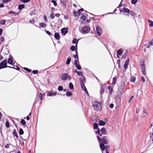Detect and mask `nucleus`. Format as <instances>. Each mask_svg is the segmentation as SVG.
Masks as SVG:
<instances>
[{"mask_svg": "<svg viewBox=\"0 0 153 153\" xmlns=\"http://www.w3.org/2000/svg\"><path fill=\"white\" fill-rule=\"evenodd\" d=\"M92 105L94 109L97 111H100L102 109L100 103L97 101H95L92 102Z\"/></svg>", "mask_w": 153, "mask_h": 153, "instance_id": "nucleus-1", "label": "nucleus"}, {"mask_svg": "<svg viewBox=\"0 0 153 153\" xmlns=\"http://www.w3.org/2000/svg\"><path fill=\"white\" fill-rule=\"evenodd\" d=\"M98 141L100 143H103L104 145H107L108 144V141L107 140V137H102V138H100L98 136H97Z\"/></svg>", "mask_w": 153, "mask_h": 153, "instance_id": "nucleus-2", "label": "nucleus"}, {"mask_svg": "<svg viewBox=\"0 0 153 153\" xmlns=\"http://www.w3.org/2000/svg\"><path fill=\"white\" fill-rule=\"evenodd\" d=\"M100 147L102 151V153H104V152L105 151V150L106 152H108V149L110 148V147L109 146H105L103 143H100Z\"/></svg>", "mask_w": 153, "mask_h": 153, "instance_id": "nucleus-3", "label": "nucleus"}, {"mask_svg": "<svg viewBox=\"0 0 153 153\" xmlns=\"http://www.w3.org/2000/svg\"><path fill=\"white\" fill-rule=\"evenodd\" d=\"M61 79L62 80H65L68 78V79L70 80L71 79V76H68V75L66 73L62 74L60 76Z\"/></svg>", "mask_w": 153, "mask_h": 153, "instance_id": "nucleus-4", "label": "nucleus"}, {"mask_svg": "<svg viewBox=\"0 0 153 153\" xmlns=\"http://www.w3.org/2000/svg\"><path fill=\"white\" fill-rule=\"evenodd\" d=\"M7 60H4L0 63V69L7 67Z\"/></svg>", "mask_w": 153, "mask_h": 153, "instance_id": "nucleus-5", "label": "nucleus"}, {"mask_svg": "<svg viewBox=\"0 0 153 153\" xmlns=\"http://www.w3.org/2000/svg\"><path fill=\"white\" fill-rule=\"evenodd\" d=\"M90 29H79V31L83 34H85L88 33L90 30Z\"/></svg>", "mask_w": 153, "mask_h": 153, "instance_id": "nucleus-6", "label": "nucleus"}, {"mask_svg": "<svg viewBox=\"0 0 153 153\" xmlns=\"http://www.w3.org/2000/svg\"><path fill=\"white\" fill-rule=\"evenodd\" d=\"M56 95V92H52L51 91H48L47 92V95L48 96L52 97L55 96Z\"/></svg>", "mask_w": 153, "mask_h": 153, "instance_id": "nucleus-7", "label": "nucleus"}, {"mask_svg": "<svg viewBox=\"0 0 153 153\" xmlns=\"http://www.w3.org/2000/svg\"><path fill=\"white\" fill-rule=\"evenodd\" d=\"M122 53H123V51H122V49H120L117 51V57L118 58H120L118 56V55H119L120 56L122 54Z\"/></svg>", "mask_w": 153, "mask_h": 153, "instance_id": "nucleus-8", "label": "nucleus"}, {"mask_svg": "<svg viewBox=\"0 0 153 153\" xmlns=\"http://www.w3.org/2000/svg\"><path fill=\"white\" fill-rule=\"evenodd\" d=\"M129 62V59H128L125 62L124 65V69L126 70L127 68V66Z\"/></svg>", "mask_w": 153, "mask_h": 153, "instance_id": "nucleus-9", "label": "nucleus"}, {"mask_svg": "<svg viewBox=\"0 0 153 153\" xmlns=\"http://www.w3.org/2000/svg\"><path fill=\"white\" fill-rule=\"evenodd\" d=\"M80 84L82 89L85 91V92H87L88 94L87 91L84 85V84L83 83V84L82 85V83H80Z\"/></svg>", "mask_w": 153, "mask_h": 153, "instance_id": "nucleus-10", "label": "nucleus"}, {"mask_svg": "<svg viewBox=\"0 0 153 153\" xmlns=\"http://www.w3.org/2000/svg\"><path fill=\"white\" fill-rule=\"evenodd\" d=\"M61 32L63 35H65L68 32V29H61Z\"/></svg>", "mask_w": 153, "mask_h": 153, "instance_id": "nucleus-11", "label": "nucleus"}, {"mask_svg": "<svg viewBox=\"0 0 153 153\" xmlns=\"http://www.w3.org/2000/svg\"><path fill=\"white\" fill-rule=\"evenodd\" d=\"M55 38L57 40H59L60 39V36L58 33H56L54 34Z\"/></svg>", "mask_w": 153, "mask_h": 153, "instance_id": "nucleus-12", "label": "nucleus"}, {"mask_svg": "<svg viewBox=\"0 0 153 153\" xmlns=\"http://www.w3.org/2000/svg\"><path fill=\"white\" fill-rule=\"evenodd\" d=\"M80 80L81 81L80 83H82V85L83 84V83L84 84L85 82V80L84 77L82 76L81 77L80 79Z\"/></svg>", "mask_w": 153, "mask_h": 153, "instance_id": "nucleus-13", "label": "nucleus"}, {"mask_svg": "<svg viewBox=\"0 0 153 153\" xmlns=\"http://www.w3.org/2000/svg\"><path fill=\"white\" fill-rule=\"evenodd\" d=\"M95 31L97 32L98 35L100 36L101 35L102 29H96Z\"/></svg>", "mask_w": 153, "mask_h": 153, "instance_id": "nucleus-14", "label": "nucleus"}, {"mask_svg": "<svg viewBox=\"0 0 153 153\" xmlns=\"http://www.w3.org/2000/svg\"><path fill=\"white\" fill-rule=\"evenodd\" d=\"M79 39L77 40V39L75 38H74L72 40V43L73 44H75V43H76V46L77 48V45L78 43V42L79 41Z\"/></svg>", "mask_w": 153, "mask_h": 153, "instance_id": "nucleus-15", "label": "nucleus"}, {"mask_svg": "<svg viewBox=\"0 0 153 153\" xmlns=\"http://www.w3.org/2000/svg\"><path fill=\"white\" fill-rule=\"evenodd\" d=\"M104 88L103 86L102 85H101L100 86V94H102L103 93V91H104Z\"/></svg>", "mask_w": 153, "mask_h": 153, "instance_id": "nucleus-16", "label": "nucleus"}, {"mask_svg": "<svg viewBox=\"0 0 153 153\" xmlns=\"http://www.w3.org/2000/svg\"><path fill=\"white\" fill-rule=\"evenodd\" d=\"M46 26V25L43 22L40 23L39 24L40 27L42 28H45V27Z\"/></svg>", "mask_w": 153, "mask_h": 153, "instance_id": "nucleus-17", "label": "nucleus"}, {"mask_svg": "<svg viewBox=\"0 0 153 153\" xmlns=\"http://www.w3.org/2000/svg\"><path fill=\"white\" fill-rule=\"evenodd\" d=\"M25 5L23 4H21L19 5L18 6V9L20 10H21L22 9L24 8Z\"/></svg>", "mask_w": 153, "mask_h": 153, "instance_id": "nucleus-18", "label": "nucleus"}, {"mask_svg": "<svg viewBox=\"0 0 153 153\" xmlns=\"http://www.w3.org/2000/svg\"><path fill=\"white\" fill-rule=\"evenodd\" d=\"M99 124L100 126H104L105 125V123L102 120H100L99 122Z\"/></svg>", "mask_w": 153, "mask_h": 153, "instance_id": "nucleus-19", "label": "nucleus"}, {"mask_svg": "<svg viewBox=\"0 0 153 153\" xmlns=\"http://www.w3.org/2000/svg\"><path fill=\"white\" fill-rule=\"evenodd\" d=\"M102 133L103 134H106L107 133L106 131L105 128H102L101 130Z\"/></svg>", "mask_w": 153, "mask_h": 153, "instance_id": "nucleus-20", "label": "nucleus"}, {"mask_svg": "<svg viewBox=\"0 0 153 153\" xmlns=\"http://www.w3.org/2000/svg\"><path fill=\"white\" fill-rule=\"evenodd\" d=\"M13 134L17 138H18V136L17 135L16 130V129H14L13 130Z\"/></svg>", "mask_w": 153, "mask_h": 153, "instance_id": "nucleus-21", "label": "nucleus"}, {"mask_svg": "<svg viewBox=\"0 0 153 153\" xmlns=\"http://www.w3.org/2000/svg\"><path fill=\"white\" fill-rule=\"evenodd\" d=\"M108 88L109 90V94H111L113 91L112 89L111 88V86L110 85H109L108 87Z\"/></svg>", "mask_w": 153, "mask_h": 153, "instance_id": "nucleus-22", "label": "nucleus"}, {"mask_svg": "<svg viewBox=\"0 0 153 153\" xmlns=\"http://www.w3.org/2000/svg\"><path fill=\"white\" fill-rule=\"evenodd\" d=\"M150 137L152 138V141H153V128L152 129V132H150L149 133Z\"/></svg>", "mask_w": 153, "mask_h": 153, "instance_id": "nucleus-23", "label": "nucleus"}, {"mask_svg": "<svg viewBox=\"0 0 153 153\" xmlns=\"http://www.w3.org/2000/svg\"><path fill=\"white\" fill-rule=\"evenodd\" d=\"M75 51H76V55H74L73 56V57H74L75 59H77L78 60V53H77V50H76Z\"/></svg>", "mask_w": 153, "mask_h": 153, "instance_id": "nucleus-24", "label": "nucleus"}, {"mask_svg": "<svg viewBox=\"0 0 153 153\" xmlns=\"http://www.w3.org/2000/svg\"><path fill=\"white\" fill-rule=\"evenodd\" d=\"M36 14V10H33L31 11L30 13V16L35 15Z\"/></svg>", "mask_w": 153, "mask_h": 153, "instance_id": "nucleus-25", "label": "nucleus"}, {"mask_svg": "<svg viewBox=\"0 0 153 153\" xmlns=\"http://www.w3.org/2000/svg\"><path fill=\"white\" fill-rule=\"evenodd\" d=\"M71 61V58L70 57H69L67 61H66V64H67V65H68L69 64L70 62Z\"/></svg>", "mask_w": 153, "mask_h": 153, "instance_id": "nucleus-26", "label": "nucleus"}, {"mask_svg": "<svg viewBox=\"0 0 153 153\" xmlns=\"http://www.w3.org/2000/svg\"><path fill=\"white\" fill-rule=\"evenodd\" d=\"M123 11L124 12L127 13H129L130 12V10L128 8H124L123 9Z\"/></svg>", "mask_w": 153, "mask_h": 153, "instance_id": "nucleus-27", "label": "nucleus"}, {"mask_svg": "<svg viewBox=\"0 0 153 153\" xmlns=\"http://www.w3.org/2000/svg\"><path fill=\"white\" fill-rule=\"evenodd\" d=\"M136 78L134 76H132L131 78L130 81L132 82H134L135 81Z\"/></svg>", "mask_w": 153, "mask_h": 153, "instance_id": "nucleus-28", "label": "nucleus"}, {"mask_svg": "<svg viewBox=\"0 0 153 153\" xmlns=\"http://www.w3.org/2000/svg\"><path fill=\"white\" fill-rule=\"evenodd\" d=\"M72 94V93L71 92L67 91L66 92V95L67 97H69Z\"/></svg>", "mask_w": 153, "mask_h": 153, "instance_id": "nucleus-29", "label": "nucleus"}, {"mask_svg": "<svg viewBox=\"0 0 153 153\" xmlns=\"http://www.w3.org/2000/svg\"><path fill=\"white\" fill-rule=\"evenodd\" d=\"M8 63L12 65L13 64V60L11 58H9L8 60Z\"/></svg>", "mask_w": 153, "mask_h": 153, "instance_id": "nucleus-30", "label": "nucleus"}, {"mask_svg": "<svg viewBox=\"0 0 153 153\" xmlns=\"http://www.w3.org/2000/svg\"><path fill=\"white\" fill-rule=\"evenodd\" d=\"M69 87L71 89H74V86L71 82L69 83Z\"/></svg>", "mask_w": 153, "mask_h": 153, "instance_id": "nucleus-31", "label": "nucleus"}, {"mask_svg": "<svg viewBox=\"0 0 153 153\" xmlns=\"http://www.w3.org/2000/svg\"><path fill=\"white\" fill-rule=\"evenodd\" d=\"M149 22V25L150 27H152L153 26V22L152 21L149 19L148 20Z\"/></svg>", "mask_w": 153, "mask_h": 153, "instance_id": "nucleus-32", "label": "nucleus"}, {"mask_svg": "<svg viewBox=\"0 0 153 153\" xmlns=\"http://www.w3.org/2000/svg\"><path fill=\"white\" fill-rule=\"evenodd\" d=\"M74 16H79V14H78V13L77 12L74 11L73 13Z\"/></svg>", "mask_w": 153, "mask_h": 153, "instance_id": "nucleus-33", "label": "nucleus"}, {"mask_svg": "<svg viewBox=\"0 0 153 153\" xmlns=\"http://www.w3.org/2000/svg\"><path fill=\"white\" fill-rule=\"evenodd\" d=\"M116 78L115 77H114L113 78V80L112 84L113 85H114L116 83Z\"/></svg>", "mask_w": 153, "mask_h": 153, "instance_id": "nucleus-34", "label": "nucleus"}, {"mask_svg": "<svg viewBox=\"0 0 153 153\" xmlns=\"http://www.w3.org/2000/svg\"><path fill=\"white\" fill-rule=\"evenodd\" d=\"M55 14L53 13H51L50 14V17L52 19H53L54 18Z\"/></svg>", "mask_w": 153, "mask_h": 153, "instance_id": "nucleus-35", "label": "nucleus"}, {"mask_svg": "<svg viewBox=\"0 0 153 153\" xmlns=\"http://www.w3.org/2000/svg\"><path fill=\"white\" fill-rule=\"evenodd\" d=\"M24 134V131L22 128H20L19 130V134L20 135H22Z\"/></svg>", "mask_w": 153, "mask_h": 153, "instance_id": "nucleus-36", "label": "nucleus"}, {"mask_svg": "<svg viewBox=\"0 0 153 153\" xmlns=\"http://www.w3.org/2000/svg\"><path fill=\"white\" fill-rule=\"evenodd\" d=\"M21 123L23 126H25L26 125V122L25 120L23 119L21 120Z\"/></svg>", "mask_w": 153, "mask_h": 153, "instance_id": "nucleus-37", "label": "nucleus"}, {"mask_svg": "<svg viewBox=\"0 0 153 153\" xmlns=\"http://www.w3.org/2000/svg\"><path fill=\"white\" fill-rule=\"evenodd\" d=\"M130 14L133 16H136V13L133 11H132L131 12Z\"/></svg>", "mask_w": 153, "mask_h": 153, "instance_id": "nucleus-38", "label": "nucleus"}, {"mask_svg": "<svg viewBox=\"0 0 153 153\" xmlns=\"http://www.w3.org/2000/svg\"><path fill=\"white\" fill-rule=\"evenodd\" d=\"M86 19V16H82L80 17V19L82 20H85Z\"/></svg>", "mask_w": 153, "mask_h": 153, "instance_id": "nucleus-39", "label": "nucleus"}, {"mask_svg": "<svg viewBox=\"0 0 153 153\" xmlns=\"http://www.w3.org/2000/svg\"><path fill=\"white\" fill-rule=\"evenodd\" d=\"M83 11V8H82L79 9L78 10L77 12H78V14H79V15H80V14L81 13V12H82Z\"/></svg>", "mask_w": 153, "mask_h": 153, "instance_id": "nucleus-40", "label": "nucleus"}, {"mask_svg": "<svg viewBox=\"0 0 153 153\" xmlns=\"http://www.w3.org/2000/svg\"><path fill=\"white\" fill-rule=\"evenodd\" d=\"M141 66L142 70H145V65L144 64H143L141 65Z\"/></svg>", "mask_w": 153, "mask_h": 153, "instance_id": "nucleus-41", "label": "nucleus"}, {"mask_svg": "<svg viewBox=\"0 0 153 153\" xmlns=\"http://www.w3.org/2000/svg\"><path fill=\"white\" fill-rule=\"evenodd\" d=\"M43 95H44V94H42L41 93H40L39 97L41 100H42L43 99Z\"/></svg>", "mask_w": 153, "mask_h": 153, "instance_id": "nucleus-42", "label": "nucleus"}, {"mask_svg": "<svg viewBox=\"0 0 153 153\" xmlns=\"http://www.w3.org/2000/svg\"><path fill=\"white\" fill-rule=\"evenodd\" d=\"M6 21L4 20H2L0 22V24L1 25H4Z\"/></svg>", "mask_w": 153, "mask_h": 153, "instance_id": "nucleus-43", "label": "nucleus"}, {"mask_svg": "<svg viewBox=\"0 0 153 153\" xmlns=\"http://www.w3.org/2000/svg\"><path fill=\"white\" fill-rule=\"evenodd\" d=\"M9 14H14L15 15H16L17 14V13L16 12L12 11H9Z\"/></svg>", "mask_w": 153, "mask_h": 153, "instance_id": "nucleus-44", "label": "nucleus"}, {"mask_svg": "<svg viewBox=\"0 0 153 153\" xmlns=\"http://www.w3.org/2000/svg\"><path fill=\"white\" fill-rule=\"evenodd\" d=\"M23 68L25 71H28L29 72H30L31 71V69H28V68Z\"/></svg>", "mask_w": 153, "mask_h": 153, "instance_id": "nucleus-45", "label": "nucleus"}, {"mask_svg": "<svg viewBox=\"0 0 153 153\" xmlns=\"http://www.w3.org/2000/svg\"><path fill=\"white\" fill-rule=\"evenodd\" d=\"M94 126L95 129H97L98 127V125L97 123H94Z\"/></svg>", "mask_w": 153, "mask_h": 153, "instance_id": "nucleus-46", "label": "nucleus"}, {"mask_svg": "<svg viewBox=\"0 0 153 153\" xmlns=\"http://www.w3.org/2000/svg\"><path fill=\"white\" fill-rule=\"evenodd\" d=\"M51 1L53 4L55 6H56L57 5V4L55 0H51Z\"/></svg>", "mask_w": 153, "mask_h": 153, "instance_id": "nucleus-47", "label": "nucleus"}, {"mask_svg": "<svg viewBox=\"0 0 153 153\" xmlns=\"http://www.w3.org/2000/svg\"><path fill=\"white\" fill-rule=\"evenodd\" d=\"M63 88L61 86H59L58 88V90L60 91H62L63 90Z\"/></svg>", "mask_w": 153, "mask_h": 153, "instance_id": "nucleus-48", "label": "nucleus"}, {"mask_svg": "<svg viewBox=\"0 0 153 153\" xmlns=\"http://www.w3.org/2000/svg\"><path fill=\"white\" fill-rule=\"evenodd\" d=\"M137 0H132L131 1V3L132 4H135L137 2Z\"/></svg>", "mask_w": 153, "mask_h": 153, "instance_id": "nucleus-49", "label": "nucleus"}, {"mask_svg": "<svg viewBox=\"0 0 153 153\" xmlns=\"http://www.w3.org/2000/svg\"><path fill=\"white\" fill-rule=\"evenodd\" d=\"M76 67L78 70H80L81 69V66L79 64H78L75 65Z\"/></svg>", "mask_w": 153, "mask_h": 153, "instance_id": "nucleus-50", "label": "nucleus"}, {"mask_svg": "<svg viewBox=\"0 0 153 153\" xmlns=\"http://www.w3.org/2000/svg\"><path fill=\"white\" fill-rule=\"evenodd\" d=\"M8 67L9 68H13L16 69V70H19L20 69L18 67L16 66V68H13L12 67H10V66H8Z\"/></svg>", "mask_w": 153, "mask_h": 153, "instance_id": "nucleus-51", "label": "nucleus"}, {"mask_svg": "<svg viewBox=\"0 0 153 153\" xmlns=\"http://www.w3.org/2000/svg\"><path fill=\"white\" fill-rule=\"evenodd\" d=\"M79 61L78 59L74 61V65H77L78 64H79Z\"/></svg>", "mask_w": 153, "mask_h": 153, "instance_id": "nucleus-52", "label": "nucleus"}, {"mask_svg": "<svg viewBox=\"0 0 153 153\" xmlns=\"http://www.w3.org/2000/svg\"><path fill=\"white\" fill-rule=\"evenodd\" d=\"M70 49L72 51H74L75 49V47L74 46H72L71 47Z\"/></svg>", "mask_w": 153, "mask_h": 153, "instance_id": "nucleus-53", "label": "nucleus"}, {"mask_svg": "<svg viewBox=\"0 0 153 153\" xmlns=\"http://www.w3.org/2000/svg\"><path fill=\"white\" fill-rule=\"evenodd\" d=\"M6 126L7 128L9 127V124L8 121H7L6 123Z\"/></svg>", "mask_w": 153, "mask_h": 153, "instance_id": "nucleus-54", "label": "nucleus"}, {"mask_svg": "<svg viewBox=\"0 0 153 153\" xmlns=\"http://www.w3.org/2000/svg\"><path fill=\"white\" fill-rule=\"evenodd\" d=\"M30 0H21L24 3L29 2Z\"/></svg>", "mask_w": 153, "mask_h": 153, "instance_id": "nucleus-55", "label": "nucleus"}, {"mask_svg": "<svg viewBox=\"0 0 153 153\" xmlns=\"http://www.w3.org/2000/svg\"><path fill=\"white\" fill-rule=\"evenodd\" d=\"M82 73L81 71L77 72V74L79 76H82Z\"/></svg>", "mask_w": 153, "mask_h": 153, "instance_id": "nucleus-56", "label": "nucleus"}, {"mask_svg": "<svg viewBox=\"0 0 153 153\" xmlns=\"http://www.w3.org/2000/svg\"><path fill=\"white\" fill-rule=\"evenodd\" d=\"M11 0H3V2L4 3H6L10 1Z\"/></svg>", "mask_w": 153, "mask_h": 153, "instance_id": "nucleus-57", "label": "nucleus"}, {"mask_svg": "<svg viewBox=\"0 0 153 153\" xmlns=\"http://www.w3.org/2000/svg\"><path fill=\"white\" fill-rule=\"evenodd\" d=\"M32 72L33 73V74H37V73H38V70H33Z\"/></svg>", "mask_w": 153, "mask_h": 153, "instance_id": "nucleus-58", "label": "nucleus"}, {"mask_svg": "<svg viewBox=\"0 0 153 153\" xmlns=\"http://www.w3.org/2000/svg\"><path fill=\"white\" fill-rule=\"evenodd\" d=\"M153 43V40H150L149 42V43L150 45H152V44Z\"/></svg>", "mask_w": 153, "mask_h": 153, "instance_id": "nucleus-59", "label": "nucleus"}, {"mask_svg": "<svg viewBox=\"0 0 153 153\" xmlns=\"http://www.w3.org/2000/svg\"><path fill=\"white\" fill-rule=\"evenodd\" d=\"M114 106V104L112 103H111L109 107L111 108H112Z\"/></svg>", "mask_w": 153, "mask_h": 153, "instance_id": "nucleus-60", "label": "nucleus"}, {"mask_svg": "<svg viewBox=\"0 0 153 153\" xmlns=\"http://www.w3.org/2000/svg\"><path fill=\"white\" fill-rule=\"evenodd\" d=\"M133 97H134V96H132L131 97L129 100V101H128L129 103H130L131 102V100L133 98Z\"/></svg>", "mask_w": 153, "mask_h": 153, "instance_id": "nucleus-61", "label": "nucleus"}, {"mask_svg": "<svg viewBox=\"0 0 153 153\" xmlns=\"http://www.w3.org/2000/svg\"><path fill=\"white\" fill-rule=\"evenodd\" d=\"M1 40L2 42H4V39L3 37H1Z\"/></svg>", "mask_w": 153, "mask_h": 153, "instance_id": "nucleus-62", "label": "nucleus"}, {"mask_svg": "<svg viewBox=\"0 0 153 153\" xmlns=\"http://www.w3.org/2000/svg\"><path fill=\"white\" fill-rule=\"evenodd\" d=\"M142 71L143 75H145L146 74V69L145 70H142Z\"/></svg>", "mask_w": 153, "mask_h": 153, "instance_id": "nucleus-63", "label": "nucleus"}, {"mask_svg": "<svg viewBox=\"0 0 153 153\" xmlns=\"http://www.w3.org/2000/svg\"><path fill=\"white\" fill-rule=\"evenodd\" d=\"M29 22L30 23L33 24L34 23V21L33 20H29Z\"/></svg>", "mask_w": 153, "mask_h": 153, "instance_id": "nucleus-64", "label": "nucleus"}]
</instances>
